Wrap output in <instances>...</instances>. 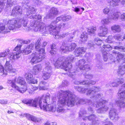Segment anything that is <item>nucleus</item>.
<instances>
[{
  "mask_svg": "<svg viewBox=\"0 0 125 125\" xmlns=\"http://www.w3.org/2000/svg\"><path fill=\"white\" fill-rule=\"evenodd\" d=\"M75 58L73 55H70L66 57H59L56 60L53 59L55 62L54 65L55 68H59L63 69L66 71H68L67 74L70 77L73 76L78 72H81L82 74L85 77L88 79L93 78V75L91 74H86V72L91 69V66L89 64H85V61L83 59L79 60L76 63V69L75 71L73 72L71 71V70L72 67L71 62L75 61Z\"/></svg>",
  "mask_w": 125,
  "mask_h": 125,
  "instance_id": "f257e3e1",
  "label": "nucleus"
},
{
  "mask_svg": "<svg viewBox=\"0 0 125 125\" xmlns=\"http://www.w3.org/2000/svg\"><path fill=\"white\" fill-rule=\"evenodd\" d=\"M45 26L44 24L40 28L36 27L35 29L36 31H39L42 33L45 34L49 31L50 34L55 36V38L56 39L62 38L67 36V41H64L63 42L62 45L60 48V51L65 52L67 51H73L75 48L77 46L76 44L75 43H71L74 36L75 31L69 34L68 33H63L60 35L59 32L56 29L57 26L55 24L51 23L49 26H46L45 27Z\"/></svg>",
  "mask_w": 125,
  "mask_h": 125,
  "instance_id": "f03ea898",
  "label": "nucleus"
},
{
  "mask_svg": "<svg viewBox=\"0 0 125 125\" xmlns=\"http://www.w3.org/2000/svg\"><path fill=\"white\" fill-rule=\"evenodd\" d=\"M101 90V88L100 87L94 86L90 90H88L86 93L87 95L90 96V98L93 100V102H95L94 103L92 102L93 105H88L89 107L88 108V110L92 113L94 112L92 107L98 108L107 102L106 100L102 98L103 94L102 93H99L97 94V92L100 91Z\"/></svg>",
  "mask_w": 125,
  "mask_h": 125,
  "instance_id": "7ed1b4c3",
  "label": "nucleus"
},
{
  "mask_svg": "<svg viewBox=\"0 0 125 125\" xmlns=\"http://www.w3.org/2000/svg\"><path fill=\"white\" fill-rule=\"evenodd\" d=\"M61 93L59 95L58 105L59 107V112H62L64 110L62 107L65 105L69 107L73 106L76 102V96L69 90L65 91L61 90Z\"/></svg>",
  "mask_w": 125,
  "mask_h": 125,
  "instance_id": "20e7f679",
  "label": "nucleus"
},
{
  "mask_svg": "<svg viewBox=\"0 0 125 125\" xmlns=\"http://www.w3.org/2000/svg\"><path fill=\"white\" fill-rule=\"evenodd\" d=\"M50 95L49 94H43L41 97H39L33 100L32 99H25L22 101V102L29 105L36 107L38 104L40 109L46 110L47 108L50 111H52L53 109V106L47 104V101L50 100Z\"/></svg>",
  "mask_w": 125,
  "mask_h": 125,
  "instance_id": "39448f33",
  "label": "nucleus"
},
{
  "mask_svg": "<svg viewBox=\"0 0 125 125\" xmlns=\"http://www.w3.org/2000/svg\"><path fill=\"white\" fill-rule=\"evenodd\" d=\"M26 10V13L28 18L31 19L30 21V26L31 27H34V29L36 31V27L40 28L44 23L40 22L41 21L42 16L40 14L36 15H33L36 11V8L32 7H26L25 8Z\"/></svg>",
  "mask_w": 125,
  "mask_h": 125,
  "instance_id": "423d86ee",
  "label": "nucleus"
},
{
  "mask_svg": "<svg viewBox=\"0 0 125 125\" xmlns=\"http://www.w3.org/2000/svg\"><path fill=\"white\" fill-rule=\"evenodd\" d=\"M27 20V18H23L22 19H20L19 21L17 22V21L15 19L10 20H9L7 23V28L6 30H5V31H3L4 30L5 28L4 24H2L1 26L0 24V33L2 34H5L7 32H10V30H13L14 29H16V28H19L21 26V24H22L23 25L24 27L26 26L28 24V21H31L30 19Z\"/></svg>",
  "mask_w": 125,
  "mask_h": 125,
  "instance_id": "0eeeda50",
  "label": "nucleus"
},
{
  "mask_svg": "<svg viewBox=\"0 0 125 125\" xmlns=\"http://www.w3.org/2000/svg\"><path fill=\"white\" fill-rule=\"evenodd\" d=\"M40 43L38 42L35 45V50L36 51L34 52L32 54V58L30 62L32 64H35L44 60L45 56L44 49L40 47Z\"/></svg>",
  "mask_w": 125,
  "mask_h": 125,
  "instance_id": "6e6552de",
  "label": "nucleus"
},
{
  "mask_svg": "<svg viewBox=\"0 0 125 125\" xmlns=\"http://www.w3.org/2000/svg\"><path fill=\"white\" fill-rule=\"evenodd\" d=\"M122 87L119 90L118 99L115 100L116 104L120 109L125 107V83L122 85Z\"/></svg>",
  "mask_w": 125,
  "mask_h": 125,
  "instance_id": "1a4fd4ad",
  "label": "nucleus"
},
{
  "mask_svg": "<svg viewBox=\"0 0 125 125\" xmlns=\"http://www.w3.org/2000/svg\"><path fill=\"white\" fill-rule=\"evenodd\" d=\"M86 111L84 109H81L79 112V117H83V120L88 119L92 121L91 125H98L99 124V121L97 120L96 116L94 114H91L88 116L84 117V115L86 113Z\"/></svg>",
  "mask_w": 125,
  "mask_h": 125,
  "instance_id": "9d476101",
  "label": "nucleus"
},
{
  "mask_svg": "<svg viewBox=\"0 0 125 125\" xmlns=\"http://www.w3.org/2000/svg\"><path fill=\"white\" fill-rule=\"evenodd\" d=\"M120 13L119 12L115 13L110 12L109 14L107 19H103L101 21V23L104 24H108L110 22L109 19H118L120 15Z\"/></svg>",
  "mask_w": 125,
  "mask_h": 125,
  "instance_id": "9b49d317",
  "label": "nucleus"
},
{
  "mask_svg": "<svg viewBox=\"0 0 125 125\" xmlns=\"http://www.w3.org/2000/svg\"><path fill=\"white\" fill-rule=\"evenodd\" d=\"M103 48L102 51L103 59L104 61L106 62L108 59L109 54L108 52L112 49V48L109 44H104Z\"/></svg>",
  "mask_w": 125,
  "mask_h": 125,
  "instance_id": "f8f14e48",
  "label": "nucleus"
},
{
  "mask_svg": "<svg viewBox=\"0 0 125 125\" xmlns=\"http://www.w3.org/2000/svg\"><path fill=\"white\" fill-rule=\"evenodd\" d=\"M21 116L22 117H25L29 120L35 123H41L42 120L41 118L37 117L29 114H21Z\"/></svg>",
  "mask_w": 125,
  "mask_h": 125,
  "instance_id": "ddd939ff",
  "label": "nucleus"
},
{
  "mask_svg": "<svg viewBox=\"0 0 125 125\" xmlns=\"http://www.w3.org/2000/svg\"><path fill=\"white\" fill-rule=\"evenodd\" d=\"M102 42V41L99 38H96L94 39V42L90 41L88 44V47L89 48L93 49L96 47V45L99 46L101 45Z\"/></svg>",
  "mask_w": 125,
  "mask_h": 125,
  "instance_id": "4468645a",
  "label": "nucleus"
},
{
  "mask_svg": "<svg viewBox=\"0 0 125 125\" xmlns=\"http://www.w3.org/2000/svg\"><path fill=\"white\" fill-rule=\"evenodd\" d=\"M16 79H14V80H9L8 81V83L10 84H11V86L12 88L16 89L17 91L21 93H23L26 91V88H22L21 87H19L16 85L15 83Z\"/></svg>",
  "mask_w": 125,
  "mask_h": 125,
  "instance_id": "2eb2a0df",
  "label": "nucleus"
},
{
  "mask_svg": "<svg viewBox=\"0 0 125 125\" xmlns=\"http://www.w3.org/2000/svg\"><path fill=\"white\" fill-rule=\"evenodd\" d=\"M96 82L95 81L91 80H83L82 81H75L74 83L76 84L83 85L86 86H90L92 85H94L95 84Z\"/></svg>",
  "mask_w": 125,
  "mask_h": 125,
  "instance_id": "dca6fc26",
  "label": "nucleus"
},
{
  "mask_svg": "<svg viewBox=\"0 0 125 125\" xmlns=\"http://www.w3.org/2000/svg\"><path fill=\"white\" fill-rule=\"evenodd\" d=\"M25 77L28 82L29 83L37 84L38 82L37 79H34L33 75L31 73H29L25 74Z\"/></svg>",
  "mask_w": 125,
  "mask_h": 125,
  "instance_id": "f3484780",
  "label": "nucleus"
},
{
  "mask_svg": "<svg viewBox=\"0 0 125 125\" xmlns=\"http://www.w3.org/2000/svg\"><path fill=\"white\" fill-rule=\"evenodd\" d=\"M71 18V16L69 15H62L60 17H57L56 20H54L51 23H53L56 24L59 21L62 20V21L65 22L66 21H68L70 20Z\"/></svg>",
  "mask_w": 125,
  "mask_h": 125,
  "instance_id": "a211bd4d",
  "label": "nucleus"
},
{
  "mask_svg": "<svg viewBox=\"0 0 125 125\" xmlns=\"http://www.w3.org/2000/svg\"><path fill=\"white\" fill-rule=\"evenodd\" d=\"M110 118L112 120H117L119 118L118 114L116 113V110L114 108H112L109 112Z\"/></svg>",
  "mask_w": 125,
  "mask_h": 125,
  "instance_id": "6ab92c4d",
  "label": "nucleus"
},
{
  "mask_svg": "<svg viewBox=\"0 0 125 125\" xmlns=\"http://www.w3.org/2000/svg\"><path fill=\"white\" fill-rule=\"evenodd\" d=\"M123 61L124 62L119 66L117 71L118 75L120 76L123 75L125 73V59Z\"/></svg>",
  "mask_w": 125,
  "mask_h": 125,
  "instance_id": "aec40b11",
  "label": "nucleus"
},
{
  "mask_svg": "<svg viewBox=\"0 0 125 125\" xmlns=\"http://www.w3.org/2000/svg\"><path fill=\"white\" fill-rule=\"evenodd\" d=\"M113 46V49L115 50H117L121 52H125V48L121 46L122 43L121 42H115Z\"/></svg>",
  "mask_w": 125,
  "mask_h": 125,
  "instance_id": "412c9836",
  "label": "nucleus"
},
{
  "mask_svg": "<svg viewBox=\"0 0 125 125\" xmlns=\"http://www.w3.org/2000/svg\"><path fill=\"white\" fill-rule=\"evenodd\" d=\"M107 1L110 6L113 7L118 5L119 2H121L122 4L125 2V0H107Z\"/></svg>",
  "mask_w": 125,
  "mask_h": 125,
  "instance_id": "4be33fe9",
  "label": "nucleus"
},
{
  "mask_svg": "<svg viewBox=\"0 0 125 125\" xmlns=\"http://www.w3.org/2000/svg\"><path fill=\"white\" fill-rule=\"evenodd\" d=\"M22 8L19 6H15L12 11V14L15 15H21L22 14Z\"/></svg>",
  "mask_w": 125,
  "mask_h": 125,
  "instance_id": "5701e85b",
  "label": "nucleus"
},
{
  "mask_svg": "<svg viewBox=\"0 0 125 125\" xmlns=\"http://www.w3.org/2000/svg\"><path fill=\"white\" fill-rule=\"evenodd\" d=\"M59 13V11L57 8L53 7L51 8L50 11L48 15L49 17L50 18H52L54 16L57 15Z\"/></svg>",
  "mask_w": 125,
  "mask_h": 125,
  "instance_id": "b1692460",
  "label": "nucleus"
},
{
  "mask_svg": "<svg viewBox=\"0 0 125 125\" xmlns=\"http://www.w3.org/2000/svg\"><path fill=\"white\" fill-rule=\"evenodd\" d=\"M101 32L98 33V35L100 37H104L108 33V29L105 25L101 26L100 28Z\"/></svg>",
  "mask_w": 125,
  "mask_h": 125,
  "instance_id": "393cba45",
  "label": "nucleus"
},
{
  "mask_svg": "<svg viewBox=\"0 0 125 125\" xmlns=\"http://www.w3.org/2000/svg\"><path fill=\"white\" fill-rule=\"evenodd\" d=\"M77 103L80 104H85L87 105H93L92 101L88 99H80L78 100Z\"/></svg>",
  "mask_w": 125,
  "mask_h": 125,
  "instance_id": "a878e982",
  "label": "nucleus"
},
{
  "mask_svg": "<svg viewBox=\"0 0 125 125\" xmlns=\"http://www.w3.org/2000/svg\"><path fill=\"white\" fill-rule=\"evenodd\" d=\"M94 86H92L91 87L89 88L88 90V89L87 88H84L81 86H74V89L79 93L81 94H84L85 93L86 91L87 93L88 90H90L92 87Z\"/></svg>",
  "mask_w": 125,
  "mask_h": 125,
  "instance_id": "bb28decb",
  "label": "nucleus"
},
{
  "mask_svg": "<svg viewBox=\"0 0 125 125\" xmlns=\"http://www.w3.org/2000/svg\"><path fill=\"white\" fill-rule=\"evenodd\" d=\"M85 49L83 47H79L76 49L75 51V54L76 57L80 56H82V54H83L85 52Z\"/></svg>",
  "mask_w": 125,
  "mask_h": 125,
  "instance_id": "cd10ccee",
  "label": "nucleus"
},
{
  "mask_svg": "<svg viewBox=\"0 0 125 125\" xmlns=\"http://www.w3.org/2000/svg\"><path fill=\"white\" fill-rule=\"evenodd\" d=\"M34 44H31L27 46L26 48L22 51L23 53L26 54H28L31 52V50H33L34 48Z\"/></svg>",
  "mask_w": 125,
  "mask_h": 125,
  "instance_id": "c85d7f7f",
  "label": "nucleus"
},
{
  "mask_svg": "<svg viewBox=\"0 0 125 125\" xmlns=\"http://www.w3.org/2000/svg\"><path fill=\"white\" fill-rule=\"evenodd\" d=\"M124 79L121 77H120L114 80V81L112 83V85L113 87H117L120 84H122L123 83Z\"/></svg>",
  "mask_w": 125,
  "mask_h": 125,
  "instance_id": "c756f323",
  "label": "nucleus"
},
{
  "mask_svg": "<svg viewBox=\"0 0 125 125\" xmlns=\"http://www.w3.org/2000/svg\"><path fill=\"white\" fill-rule=\"evenodd\" d=\"M96 60L97 61L96 66L99 69H102L103 68L102 64L101 61V56L99 54H97L96 55Z\"/></svg>",
  "mask_w": 125,
  "mask_h": 125,
  "instance_id": "7c9ffc66",
  "label": "nucleus"
},
{
  "mask_svg": "<svg viewBox=\"0 0 125 125\" xmlns=\"http://www.w3.org/2000/svg\"><path fill=\"white\" fill-rule=\"evenodd\" d=\"M87 35V33L86 32H84L82 33L80 36V42L82 43L86 42L88 38Z\"/></svg>",
  "mask_w": 125,
  "mask_h": 125,
  "instance_id": "2f4dec72",
  "label": "nucleus"
},
{
  "mask_svg": "<svg viewBox=\"0 0 125 125\" xmlns=\"http://www.w3.org/2000/svg\"><path fill=\"white\" fill-rule=\"evenodd\" d=\"M73 10L78 14H82L83 11L84 10V8L82 7H81L80 6H78L74 8L72 7Z\"/></svg>",
  "mask_w": 125,
  "mask_h": 125,
  "instance_id": "473e14b6",
  "label": "nucleus"
},
{
  "mask_svg": "<svg viewBox=\"0 0 125 125\" xmlns=\"http://www.w3.org/2000/svg\"><path fill=\"white\" fill-rule=\"evenodd\" d=\"M111 30L114 32H119L121 31V28L119 25H115L111 27Z\"/></svg>",
  "mask_w": 125,
  "mask_h": 125,
  "instance_id": "72a5a7b5",
  "label": "nucleus"
},
{
  "mask_svg": "<svg viewBox=\"0 0 125 125\" xmlns=\"http://www.w3.org/2000/svg\"><path fill=\"white\" fill-rule=\"evenodd\" d=\"M51 50L50 52L51 55L54 56L56 54L57 49L55 44H52L51 45Z\"/></svg>",
  "mask_w": 125,
  "mask_h": 125,
  "instance_id": "f704fd0d",
  "label": "nucleus"
},
{
  "mask_svg": "<svg viewBox=\"0 0 125 125\" xmlns=\"http://www.w3.org/2000/svg\"><path fill=\"white\" fill-rule=\"evenodd\" d=\"M108 109L107 106L104 105L99 108L97 111V112L99 113H103L107 111Z\"/></svg>",
  "mask_w": 125,
  "mask_h": 125,
  "instance_id": "c9c22d12",
  "label": "nucleus"
},
{
  "mask_svg": "<svg viewBox=\"0 0 125 125\" xmlns=\"http://www.w3.org/2000/svg\"><path fill=\"white\" fill-rule=\"evenodd\" d=\"M113 38L115 40L119 41H124L125 40V35L123 37H122L121 35L120 34H116L113 36Z\"/></svg>",
  "mask_w": 125,
  "mask_h": 125,
  "instance_id": "e433bc0d",
  "label": "nucleus"
},
{
  "mask_svg": "<svg viewBox=\"0 0 125 125\" xmlns=\"http://www.w3.org/2000/svg\"><path fill=\"white\" fill-rule=\"evenodd\" d=\"M42 68L41 65L38 64L34 66L33 67L34 72L35 74H37L38 73L40 72Z\"/></svg>",
  "mask_w": 125,
  "mask_h": 125,
  "instance_id": "4c0bfd02",
  "label": "nucleus"
},
{
  "mask_svg": "<svg viewBox=\"0 0 125 125\" xmlns=\"http://www.w3.org/2000/svg\"><path fill=\"white\" fill-rule=\"evenodd\" d=\"M124 55L122 54L119 53L116 56V59L117 62V63H120V62H124V61L123 60H124L125 58V57L123 58Z\"/></svg>",
  "mask_w": 125,
  "mask_h": 125,
  "instance_id": "58836bf2",
  "label": "nucleus"
},
{
  "mask_svg": "<svg viewBox=\"0 0 125 125\" xmlns=\"http://www.w3.org/2000/svg\"><path fill=\"white\" fill-rule=\"evenodd\" d=\"M16 83L21 85H24L26 83L25 82L24 78L20 77H19L17 78Z\"/></svg>",
  "mask_w": 125,
  "mask_h": 125,
  "instance_id": "ea45409f",
  "label": "nucleus"
},
{
  "mask_svg": "<svg viewBox=\"0 0 125 125\" xmlns=\"http://www.w3.org/2000/svg\"><path fill=\"white\" fill-rule=\"evenodd\" d=\"M96 30L95 27H92L87 29L88 34L91 35L94 34Z\"/></svg>",
  "mask_w": 125,
  "mask_h": 125,
  "instance_id": "a19ab883",
  "label": "nucleus"
},
{
  "mask_svg": "<svg viewBox=\"0 0 125 125\" xmlns=\"http://www.w3.org/2000/svg\"><path fill=\"white\" fill-rule=\"evenodd\" d=\"M112 53L111 54H110V55L111 56H111L110 57H109V59L111 60V61H112V62H115V61L114 60H113V56H114L115 55L116 56H117V55L118 54L119 52L117 51L116 50H113L112 51Z\"/></svg>",
  "mask_w": 125,
  "mask_h": 125,
  "instance_id": "79ce46f5",
  "label": "nucleus"
},
{
  "mask_svg": "<svg viewBox=\"0 0 125 125\" xmlns=\"http://www.w3.org/2000/svg\"><path fill=\"white\" fill-rule=\"evenodd\" d=\"M10 52V50L7 49H6L3 52H0V58L5 57Z\"/></svg>",
  "mask_w": 125,
  "mask_h": 125,
  "instance_id": "37998d69",
  "label": "nucleus"
},
{
  "mask_svg": "<svg viewBox=\"0 0 125 125\" xmlns=\"http://www.w3.org/2000/svg\"><path fill=\"white\" fill-rule=\"evenodd\" d=\"M51 73L45 72L43 73L42 76L44 80L48 79L51 75Z\"/></svg>",
  "mask_w": 125,
  "mask_h": 125,
  "instance_id": "c03bdc74",
  "label": "nucleus"
},
{
  "mask_svg": "<svg viewBox=\"0 0 125 125\" xmlns=\"http://www.w3.org/2000/svg\"><path fill=\"white\" fill-rule=\"evenodd\" d=\"M52 67L51 66H46L44 70L48 73H52Z\"/></svg>",
  "mask_w": 125,
  "mask_h": 125,
  "instance_id": "a18cd8bd",
  "label": "nucleus"
},
{
  "mask_svg": "<svg viewBox=\"0 0 125 125\" xmlns=\"http://www.w3.org/2000/svg\"><path fill=\"white\" fill-rule=\"evenodd\" d=\"M104 125H113L112 123L110 121H108V119H107L106 120H105L104 121H103Z\"/></svg>",
  "mask_w": 125,
  "mask_h": 125,
  "instance_id": "49530a36",
  "label": "nucleus"
},
{
  "mask_svg": "<svg viewBox=\"0 0 125 125\" xmlns=\"http://www.w3.org/2000/svg\"><path fill=\"white\" fill-rule=\"evenodd\" d=\"M112 36H109L108 37L107 39H106V41L108 43H112Z\"/></svg>",
  "mask_w": 125,
  "mask_h": 125,
  "instance_id": "de8ad7c7",
  "label": "nucleus"
},
{
  "mask_svg": "<svg viewBox=\"0 0 125 125\" xmlns=\"http://www.w3.org/2000/svg\"><path fill=\"white\" fill-rule=\"evenodd\" d=\"M57 124L56 123H53L47 121L45 123L44 125H57Z\"/></svg>",
  "mask_w": 125,
  "mask_h": 125,
  "instance_id": "09e8293b",
  "label": "nucleus"
},
{
  "mask_svg": "<svg viewBox=\"0 0 125 125\" xmlns=\"http://www.w3.org/2000/svg\"><path fill=\"white\" fill-rule=\"evenodd\" d=\"M68 82L66 80H63L62 82V85L63 86H67L69 85Z\"/></svg>",
  "mask_w": 125,
  "mask_h": 125,
  "instance_id": "8fccbe9b",
  "label": "nucleus"
},
{
  "mask_svg": "<svg viewBox=\"0 0 125 125\" xmlns=\"http://www.w3.org/2000/svg\"><path fill=\"white\" fill-rule=\"evenodd\" d=\"M6 2V5H7V0H0V5L1 6H4L5 5V3ZM6 7L8 8L9 7H7L6 6Z\"/></svg>",
  "mask_w": 125,
  "mask_h": 125,
  "instance_id": "3c124183",
  "label": "nucleus"
},
{
  "mask_svg": "<svg viewBox=\"0 0 125 125\" xmlns=\"http://www.w3.org/2000/svg\"><path fill=\"white\" fill-rule=\"evenodd\" d=\"M38 42H39L40 43V47L42 48H43L44 49V48H43L42 47H45L47 45V42H44L43 43V44L42 45V46L41 45V43L40 42V41H37L36 42V43Z\"/></svg>",
  "mask_w": 125,
  "mask_h": 125,
  "instance_id": "603ef678",
  "label": "nucleus"
},
{
  "mask_svg": "<svg viewBox=\"0 0 125 125\" xmlns=\"http://www.w3.org/2000/svg\"><path fill=\"white\" fill-rule=\"evenodd\" d=\"M110 10L109 8L106 7L103 10V12L105 14H107L109 12Z\"/></svg>",
  "mask_w": 125,
  "mask_h": 125,
  "instance_id": "864d4df0",
  "label": "nucleus"
},
{
  "mask_svg": "<svg viewBox=\"0 0 125 125\" xmlns=\"http://www.w3.org/2000/svg\"><path fill=\"white\" fill-rule=\"evenodd\" d=\"M8 103L7 101L6 100L3 99L0 100V103L4 104H6Z\"/></svg>",
  "mask_w": 125,
  "mask_h": 125,
  "instance_id": "5fc2aeb1",
  "label": "nucleus"
},
{
  "mask_svg": "<svg viewBox=\"0 0 125 125\" xmlns=\"http://www.w3.org/2000/svg\"><path fill=\"white\" fill-rule=\"evenodd\" d=\"M65 24L64 23H61V24H60L58 26V28L60 29L62 28H64L65 26Z\"/></svg>",
  "mask_w": 125,
  "mask_h": 125,
  "instance_id": "6e6d98bb",
  "label": "nucleus"
},
{
  "mask_svg": "<svg viewBox=\"0 0 125 125\" xmlns=\"http://www.w3.org/2000/svg\"><path fill=\"white\" fill-rule=\"evenodd\" d=\"M120 19L122 21H125V13L122 14L120 16Z\"/></svg>",
  "mask_w": 125,
  "mask_h": 125,
  "instance_id": "4d7b16f0",
  "label": "nucleus"
},
{
  "mask_svg": "<svg viewBox=\"0 0 125 125\" xmlns=\"http://www.w3.org/2000/svg\"><path fill=\"white\" fill-rule=\"evenodd\" d=\"M46 83L43 81H41L39 85L40 86H42L43 87V86H45V84Z\"/></svg>",
  "mask_w": 125,
  "mask_h": 125,
  "instance_id": "13d9d810",
  "label": "nucleus"
},
{
  "mask_svg": "<svg viewBox=\"0 0 125 125\" xmlns=\"http://www.w3.org/2000/svg\"><path fill=\"white\" fill-rule=\"evenodd\" d=\"M35 4L37 5H40L41 4V1L39 0H36L34 1Z\"/></svg>",
  "mask_w": 125,
  "mask_h": 125,
  "instance_id": "bf43d9fd",
  "label": "nucleus"
},
{
  "mask_svg": "<svg viewBox=\"0 0 125 125\" xmlns=\"http://www.w3.org/2000/svg\"><path fill=\"white\" fill-rule=\"evenodd\" d=\"M11 0H7V5L6 6L7 7H9V6L10 4V1Z\"/></svg>",
  "mask_w": 125,
  "mask_h": 125,
  "instance_id": "052dcab7",
  "label": "nucleus"
},
{
  "mask_svg": "<svg viewBox=\"0 0 125 125\" xmlns=\"http://www.w3.org/2000/svg\"><path fill=\"white\" fill-rule=\"evenodd\" d=\"M31 88L32 89L31 90L32 91H34L35 90H36L37 89L38 87H34L32 86L31 87Z\"/></svg>",
  "mask_w": 125,
  "mask_h": 125,
  "instance_id": "680f3d73",
  "label": "nucleus"
},
{
  "mask_svg": "<svg viewBox=\"0 0 125 125\" xmlns=\"http://www.w3.org/2000/svg\"><path fill=\"white\" fill-rule=\"evenodd\" d=\"M90 55V53L89 52L87 53H86L85 55H84V56L86 58L88 57Z\"/></svg>",
  "mask_w": 125,
  "mask_h": 125,
  "instance_id": "e2e57ef3",
  "label": "nucleus"
},
{
  "mask_svg": "<svg viewBox=\"0 0 125 125\" xmlns=\"http://www.w3.org/2000/svg\"><path fill=\"white\" fill-rule=\"evenodd\" d=\"M13 2V0H11L10 1V4L9 6V7H11L12 6Z\"/></svg>",
  "mask_w": 125,
  "mask_h": 125,
  "instance_id": "0e129e2a",
  "label": "nucleus"
},
{
  "mask_svg": "<svg viewBox=\"0 0 125 125\" xmlns=\"http://www.w3.org/2000/svg\"><path fill=\"white\" fill-rule=\"evenodd\" d=\"M50 63L48 62H46L45 66H51L50 65Z\"/></svg>",
  "mask_w": 125,
  "mask_h": 125,
  "instance_id": "69168bd1",
  "label": "nucleus"
},
{
  "mask_svg": "<svg viewBox=\"0 0 125 125\" xmlns=\"http://www.w3.org/2000/svg\"><path fill=\"white\" fill-rule=\"evenodd\" d=\"M3 6H1L0 5V13L1 12L2 10V8H3Z\"/></svg>",
  "mask_w": 125,
  "mask_h": 125,
  "instance_id": "338daca9",
  "label": "nucleus"
},
{
  "mask_svg": "<svg viewBox=\"0 0 125 125\" xmlns=\"http://www.w3.org/2000/svg\"><path fill=\"white\" fill-rule=\"evenodd\" d=\"M8 114H10L11 113H13V112L12 111L8 110Z\"/></svg>",
  "mask_w": 125,
  "mask_h": 125,
  "instance_id": "774afa93",
  "label": "nucleus"
}]
</instances>
